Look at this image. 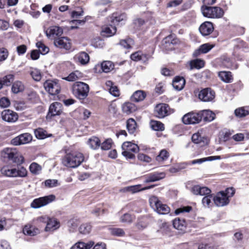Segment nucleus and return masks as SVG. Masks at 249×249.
Masks as SVG:
<instances>
[{
    "instance_id": "1",
    "label": "nucleus",
    "mask_w": 249,
    "mask_h": 249,
    "mask_svg": "<svg viewBox=\"0 0 249 249\" xmlns=\"http://www.w3.org/2000/svg\"><path fill=\"white\" fill-rule=\"evenodd\" d=\"M84 161V156L81 153L75 152L66 154L62 160L63 165L69 168H76Z\"/></svg>"
},
{
    "instance_id": "2",
    "label": "nucleus",
    "mask_w": 249,
    "mask_h": 249,
    "mask_svg": "<svg viewBox=\"0 0 249 249\" xmlns=\"http://www.w3.org/2000/svg\"><path fill=\"white\" fill-rule=\"evenodd\" d=\"M1 157L4 160H9L18 164H21L24 161V158L19 155L15 148H5L1 152Z\"/></svg>"
},
{
    "instance_id": "3",
    "label": "nucleus",
    "mask_w": 249,
    "mask_h": 249,
    "mask_svg": "<svg viewBox=\"0 0 249 249\" xmlns=\"http://www.w3.org/2000/svg\"><path fill=\"white\" fill-rule=\"evenodd\" d=\"M72 89L74 95L80 100L85 99L88 96L89 90V85L81 82L74 83Z\"/></svg>"
},
{
    "instance_id": "4",
    "label": "nucleus",
    "mask_w": 249,
    "mask_h": 249,
    "mask_svg": "<svg viewBox=\"0 0 249 249\" xmlns=\"http://www.w3.org/2000/svg\"><path fill=\"white\" fill-rule=\"evenodd\" d=\"M201 12L204 17L208 18H222L224 14L223 10L217 6H202Z\"/></svg>"
},
{
    "instance_id": "5",
    "label": "nucleus",
    "mask_w": 249,
    "mask_h": 249,
    "mask_svg": "<svg viewBox=\"0 0 249 249\" xmlns=\"http://www.w3.org/2000/svg\"><path fill=\"white\" fill-rule=\"evenodd\" d=\"M149 203L154 211L159 214H166L170 213V208L167 205L163 204L155 196H153L149 198Z\"/></svg>"
},
{
    "instance_id": "6",
    "label": "nucleus",
    "mask_w": 249,
    "mask_h": 249,
    "mask_svg": "<svg viewBox=\"0 0 249 249\" xmlns=\"http://www.w3.org/2000/svg\"><path fill=\"white\" fill-rule=\"evenodd\" d=\"M122 155L127 159H133L135 156L134 153L139 151V146L135 143L130 142H125L122 145Z\"/></svg>"
},
{
    "instance_id": "7",
    "label": "nucleus",
    "mask_w": 249,
    "mask_h": 249,
    "mask_svg": "<svg viewBox=\"0 0 249 249\" xmlns=\"http://www.w3.org/2000/svg\"><path fill=\"white\" fill-rule=\"evenodd\" d=\"M1 172L3 175L8 177H24L27 174V170L23 167H20L17 169L5 166L1 168Z\"/></svg>"
},
{
    "instance_id": "8",
    "label": "nucleus",
    "mask_w": 249,
    "mask_h": 249,
    "mask_svg": "<svg viewBox=\"0 0 249 249\" xmlns=\"http://www.w3.org/2000/svg\"><path fill=\"white\" fill-rule=\"evenodd\" d=\"M55 199V196L50 195L43 197H40L34 199L31 204V207L37 209L45 206L53 201Z\"/></svg>"
},
{
    "instance_id": "9",
    "label": "nucleus",
    "mask_w": 249,
    "mask_h": 249,
    "mask_svg": "<svg viewBox=\"0 0 249 249\" xmlns=\"http://www.w3.org/2000/svg\"><path fill=\"white\" fill-rule=\"evenodd\" d=\"M172 113L169 106L166 104H160L157 105L154 110L156 117L159 118H163Z\"/></svg>"
},
{
    "instance_id": "10",
    "label": "nucleus",
    "mask_w": 249,
    "mask_h": 249,
    "mask_svg": "<svg viewBox=\"0 0 249 249\" xmlns=\"http://www.w3.org/2000/svg\"><path fill=\"white\" fill-rule=\"evenodd\" d=\"M45 90L50 94L54 95L60 91V86L56 81L48 80L43 84Z\"/></svg>"
},
{
    "instance_id": "11",
    "label": "nucleus",
    "mask_w": 249,
    "mask_h": 249,
    "mask_svg": "<svg viewBox=\"0 0 249 249\" xmlns=\"http://www.w3.org/2000/svg\"><path fill=\"white\" fill-rule=\"evenodd\" d=\"M200 113L196 112H189L184 115L182 121L184 124H195L199 123L201 120Z\"/></svg>"
},
{
    "instance_id": "12",
    "label": "nucleus",
    "mask_w": 249,
    "mask_h": 249,
    "mask_svg": "<svg viewBox=\"0 0 249 249\" xmlns=\"http://www.w3.org/2000/svg\"><path fill=\"white\" fill-rule=\"evenodd\" d=\"M213 201L216 206L223 207L227 205L230 202V200L228 196L225 194L224 191H221L213 196Z\"/></svg>"
},
{
    "instance_id": "13",
    "label": "nucleus",
    "mask_w": 249,
    "mask_h": 249,
    "mask_svg": "<svg viewBox=\"0 0 249 249\" xmlns=\"http://www.w3.org/2000/svg\"><path fill=\"white\" fill-rule=\"evenodd\" d=\"M63 30L62 28L57 26H52L45 31L46 36L54 40L59 37L63 34Z\"/></svg>"
},
{
    "instance_id": "14",
    "label": "nucleus",
    "mask_w": 249,
    "mask_h": 249,
    "mask_svg": "<svg viewBox=\"0 0 249 249\" xmlns=\"http://www.w3.org/2000/svg\"><path fill=\"white\" fill-rule=\"evenodd\" d=\"M1 116L3 121L10 123L16 122L18 118V114L10 109L3 110L1 113Z\"/></svg>"
},
{
    "instance_id": "15",
    "label": "nucleus",
    "mask_w": 249,
    "mask_h": 249,
    "mask_svg": "<svg viewBox=\"0 0 249 249\" xmlns=\"http://www.w3.org/2000/svg\"><path fill=\"white\" fill-rule=\"evenodd\" d=\"M32 140V136L29 133H24L13 139L11 140V143L14 145H18L27 143Z\"/></svg>"
},
{
    "instance_id": "16",
    "label": "nucleus",
    "mask_w": 249,
    "mask_h": 249,
    "mask_svg": "<svg viewBox=\"0 0 249 249\" xmlns=\"http://www.w3.org/2000/svg\"><path fill=\"white\" fill-rule=\"evenodd\" d=\"M215 97V92L210 88H206L200 91L198 94L199 98L204 102L212 101Z\"/></svg>"
},
{
    "instance_id": "17",
    "label": "nucleus",
    "mask_w": 249,
    "mask_h": 249,
    "mask_svg": "<svg viewBox=\"0 0 249 249\" xmlns=\"http://www.w3.org/2000/svg\"><path fill=\"white\" fill-rule=\"evenodd\" d=\"M54 45L61 49L69 50L71 47L70 40L67 37H61L54 40Z\"/></svg>"
},
{
    "instance_id": "18",
    "label": "nucleus",
    "mask_w": 249,
    "mask_h": 249,
    "mask_svg": "<svg viewBox=\"0 0 249 249\" xmlns=\"http://www.w3.org/2000/svg\"><path fill=\"white\" fill-rule=\"evenodd\" d=\"M62 111V104L59 102H54L51 105L47 117L59 115L61 113Z\"/></svg>"
},
{
    "instance_id": "19",
    "label": "nucleus",
    "mask_w": 249,
    "mask_h": 249,
    "mask_svg": "<svg viewBox=\"0 0 249 249\" xmlns=\"http://www.w3.org/2000/svg\"><path fill=\"white\" fill-rule=\"evenodd\" d=\"M191 192L195 195L207 196L211 194V191L206 187H201L199 185H195L191 189Z\"/></svg>"
},
{
    "instance_id": "20",
    "label": "nucleus",
    "mask_w": 249,
    "mask_h": 249,
    "mask_svg": "<svg viewBox=\"0 0 249 249\" xmlns=\"http://www.w3.org/2000/svg\"><path fill=\"white\" fill-rule=\"evenodd\" d=\"M165 177V174L164 172H155L147 175L145 177V181L146 183L154 182L163 178Z\"/></svg>"
},
{
    "instance_id": "21",
    "label": "nucleus",
    "mask_w": 249,
    "mask_h": 249,
    "mask_svg": "<svg viewBox=\"0 0 249 249\" xmlns=\"http://www.w3.org/2000/svg\"><path fill=\"white\" fill-rule=\"evenodd\" d=\"M199 31L203 36L210 35L213 30V23L209 21H206L203 23L199 28Z\"/></svg>"
},
{
    "instance_id": "22",
    "label": "nucleus",
    "mask_w": 249,
    "mask_h": 249,
    "mask_svg": "<svg viewBox=\"0 0 249 249\" xmlns=\"http://www.w3.org/2000/svg\"><path fill=\"white\" fill-rule=\"evenodd\" d=\"M73 59L76 63H79L81 65H85L89 62V56L87 53L81 52L76 54L74 56Z\"/></svg>"
},
{
    "instance_id": "23",
    "label": "nucleus",
    "mask_w": 249,
    "mask_h": 249,
    "mask_svg": "<svg viewBox=\"0 0 249 249\" xmlns=\"http://www.w3.org/2000/svg\"><path fill=\"white\" fill-rule=\"evenodd\" d=\"M60 227V222L55 218H48L47 222V225L45 227L46 231H54Z\"/></svg>"
},
{
    "instance_id": "24",
    "label": "nucleus",
    "mask_w": 249,
    "mask_h": 249,
    "mask_svg": "<svg viewBox=\"0 0 249 249\" xmlns=\"http://www.w3.org/2000/svg\"><path fill=\"white\" fill-rule=\"evenodd\" d=\"M218 75L221 81L226 83H230L233 81V76L231 72L228 71H221L218 72Z\"/></svg>"
},
{
    "instance_id": "25",
    "label": "nucleus",
    "mask_w": 249,
    "mask_h": 249,
    "mask_svg": "<svg viewBox=\"0 0 249 249\" xmlns=\"http://www.w3.org/2000/svg\"><path fill=\"white\" fill-rule=\"evenodd\" d=\"M23 232L25 235L35 236L39 233V230L32 225H26L23 229Z\"/></svg>"
},
{
    "instance_id": "26",
    "label": "nucleus",
    "mask_w": 249,
    "mask_h": 249,
    "mask_svg": "<svg viewBox=\"0 0 249 249\" xmlns=\"http://www.w3.org/2000/svg\"><path fill=\"white\" fill-rule=\"evenodd\" d=\"M94 244V242L91 241L87 243L78 242L72 246L71 249H90Z\"/></svg>"
},
{
    "instance_id": "27",
    "label": "nucleus",
    "mask_w": 249,
    "mask_h": 249,
    "mask_svg": "<svg viewBox=\"0 0 249 249\" xmlns=\"http://www.w3.org/2000/svg\"><path fill=\"white\" fill-rule=\"evenodd\" d=\"M213 45H210L209 43L204 44L200 46L199 49L196 50L194 53V55L197 56L200 53H205L210 51L213 48Z\"/></svg>"
},
{
    "instance_id": "28",
    "label": "nucleus",
    "mask_w": 249,
    "mask_h": 249,
    "mask_svg": "<svg viewBox=\"0 0 249 249\" xmlns=\"http://www.w3.org/2000/svg\"><path fill=\"white\" fill-rule=\"evenodd\" d=\"M152 187V186L141 188V185L139 184V185L130 186H128V187H125L124 188L123 190L124 192H130V193L134 194V193H137L141 191H143V190L150 189Z\"/></svg>"
},
{
    "instance_id": "29",
    "label": "nucleus",
    "mask_w": 249,
    "mask_h": 249,
    "mask_svg": "<svg viewBox=\"0 0 249 249\" xmlns=\"http://www.w3.org/2000/svg\"><path fill=\"white\" fill-rule=\"evenodd\" d=\"M185 84V79L183 77H177L173 81V86L177 90H181Z\"/></svg>"
},
{
    "instance_id": "30",
    "label": "nucleus",
    "mask_w": 249,
    "mask_h": 249,
    "mask_svg": "<svg viewBox=\"0 0 249 249\" xmlns=\"http://www.w3.org/2000/svg\"><path fill=\"white\" fill-rule=\"evenodd\" d=\"M201 119L203 118L205 121L211 122L215 118V114L210 110H203L200 112Z\"/></svg>"
},
{
    "instance_id": "31",
    "label": "nucleus",
    "mask_w": 249,
    "mask_h": 249,
    "mask_svg": "<svg viewBox=\"0 0 249 249\" xmlns=\"http://www.w3.org/2000/svg\"><path fill=\"white\" fill-rule=\"evenodd\" d=\"M221 157L219 156H210L202 159H196L192 160L189 163L190 164H201L202 163L207 161H212L214 160H220Z\"/></svg>"
},
{
    "instance_id": "32",
    "label": "nucleus",
    "mask_w": 249,
    "mask_h": 249,
    "mask_svg": "<svg viewBox=\"0 0 249 249\" xmlns=\"http://www.w3.org/2000/svg\"><path fill=\"white\" fill-rule=\"evenodd\" d=\"M174 227L179 231H184L186 228V222L184 219L176 218L173 221Z\"/></svg>"
},
{
    "instance_id": "33",
    "label": "nucleus",
    "mask_w": 249,
    "mask_h": 249,
    "mask_svg": "<svg viewBox=\"0 0 249 249\" xmlns=\"http://www.w3.org/2000/svg\"><path fill=\"white\" fill-rule=\"evenodd\" d=\"M126 18V15L124 13L121 14L114 13L111 17V21L113 24H117L121 21L125 20Z\"/></svg>"
},
{
    "instance_id": "34",
    "label": "nucleus",
    "mask_w": 249,
    "mask_h": 249,
    "mask_svg": "<svg viewBox=\"0 0 249 249\" xmlns=\"http://www.w3.org/2000/svg\"><path fill=\"white\" fill-rule=\"evenodd\" d=\"M136 110L135 105L131 103H125L122 106V110L124 113L129 114Z\"/></svg>"
},
{
    "instance_id": "35",
    "label": "nucleus",
    "mask_w": 249,
    "mask_h": 249,
    "mask_svg": "<svg viewBox=\"0 0 249 249\" xmlns=\"http://www.w3.org/2000/svg\"><path fill=\"white\" fill-rule=\"evenodd\" d=\"M106 85L111 94L114 96H118L119 95V91L117 87L115 86H114V84L112 81H107L106 83Z\"/></svg>"
},
{
    "instance_id": "36",
    "label": "nucleus",
    "mask_w": 249,
    "mask_h": 249,
    "mask_svg": "<svg viewBox=\"0 0 249 249\" xmlns=\"http://www.w3.org/2000/svg\"><path fill=\"white\" fill-rule=\"evenodd\" d=\"M116 32V28L115 26L110 25L106 26L103 29V35L107 37L111 36Z\"/></svg>"
},
{
    "instance_id": "37",
    "label": "nucleus",
    "mask_w": 249,
    "mask_h": 249,
    "mask_svg": "<svg viewBox=\"0 0 249 249\" xmlns=\"http://www.w3.org/2000/svg\"><path fill=\"white\" fill-rule=\"evenodd\" d=\"M88 144L91 149L95 150L99 147L101 142L97 137H92L89 139Z\"/></svg>"
},
{
    "instance_id": "38",
    "label": "nucleus",
    "mask_w": 249,
    "mask_h": 249,
    "mask_svg": "<svg viewBox=\"0 0 249 249\" xmlns=\"http://www.w3.org/2000/svg\"><path fill=\"white\" fill-rule=\"evenodd\" d=\"M101 67L103 72L107 73L114 69V65L111 61H105L101 63Z\"/></svg>"
},
{
    "instance_id": "39",
    "label": "nucleus",
    "mask_w": 249,
    "mask_h": 249,
    "mask_svg": "<svg viewBox=\"0 0 249 249\" xmlns=\"http://www.w3.org/2000/svg\"><path fill=\"white\" fill-rule=\"evenodd\" d=\"M24 86L23 84L20 81H15L12 87V91L14 93H18L23 91Z\"/></svg>"
},
{
    "instance_id": "40",
    "label": "nucleus",
    "mask_w": 249,
    "mask_h": 249,
    "mask_svg": "<svg viewBox=\"0 0 249 249\" xmlns=\"http://www.w3.org/2000/svg\"><path fill=\"white\" fill-rule=\"evenodd\" d=\"M145 97L146 94L143 91L137 90L133 93L131 99L133 101L138 102L142 101Z\"/></svg>"
},
{
    "instance_id": "41",
    "label": "nucleus",
    "mask_w": 249,
    "mask_h": 249,
    "mask_svg": "<svg viewBox=\"0 0 249 249\" xmlns=\"http://www.w3.org/2000/svg\"><path fill=\"white\" fill-rule=\"evenodd\" d=\"M126 127L128 132L130 134H133L136 129L137 124L134 119L130 118L127 120Z\"/></svg>"
},
{
    "instance_id": "42",
    "label": "nucleus",
    "mask_w": 249,
    "mask_h": 249,
    "mask_svg": "<svg viewBox=\"0 0 249 249\" xmlns=\"http://www.w3.org/2000/svg\"><path fill=\"white\" fill-rule=\"evenodd\" d=\"M190 70L194 68L199 69L204 66V62L203 60L199 59L193 60L190 62Z\"/></svg>"
},
{
    "instance_id": "43",
    "label": "nucleus",
    "mask_w": 249,
    "mask_h": 249,
    "mask_svg": "<svg viewBox=\"0 0 249 249\" xmlns=\"http://www.w3.org/2000/svg\"><path fill=\"white\" fill-rule=\"evenodd\" d=\"M151 128L155 131H163L164 129V124L160 122L151 120L150 123Z\"/></svg>"
},
{
    "instance_id": "44",
    "label": "nucleus",
    "mask_w": 249,
    "mask_h": 249,
    "mask_svg": "<svg viewBox=\"0 0 249 249\" xmlns=\"http://www.w3.org/2000/svg\"><path fill=\"white\" fill-rule=\"evenodd\" d=\"M213 196H214L211 194L205 196L202 198V203L205 207L210 208L213 205V203L212 200H213Z\"/></svg>"
},
{
    "instance_id": "45",
    "label": "nucleus",
    "mask_w": 249,
    "mask_h": 249,
    "mask_svg": "<svg viewBox=\"0 0 249 249\" xmlns=\"http://www.w3.org/2000/svg\"><path fill=\"white\" fill-rule=\"evenodd\" d=\"M81 76V73L79 71H76L71 73L67 77L63 78V79L68 81H74Z\"/></svg>"
},
{
    "instance_id": "46",
    "label": "nucleus",
    "mask_w": 249,
    "mask_h": 249,
    "mask_svg": "<svg viewBox=\"0 0 249 249\" xmlns=\"http://www.w3.org/2000/svg\"><path fill=\"white\" fill-rule=\"evenodd\" d=\"M169 153L166 150L163 149L160 151L159 155L156 157V160L157 161L160 162L166 160L169 157Z\"/></svg>"
},
{
    "instance_id": "47",
    "label": "nucleus",
    "mask_w": 249,
    "mask_h": 249,
    "mask_svg": "<svg viewBox=\"0 0 249 249\" xmlns=\"http://www.w3.org/2000/svg\"><path fill=\"white\" fill-rule=\"evenodd\" d=\"M36 46L42 54H45L49 52V48L41 41L37 42L36 43Z\"/></svg>"
},
{
    "instance_id": "48",
    "label": "nucleus",
    "mask_w": 249,
    "mask_h": 249,
    "mask_svg": "<svg viewBox=\"0 0 249 249\" xmlns=\"http://www.w3.org/2000/svg\"><path fill=\"white\" fill-rule=\"evenodd\" d=\"M36 137L38 139H43L47 137V133L43 129L38 128L34 131Z\"/></svg>"
},
{
    "instance_id": "49",
    "label": "nucleus",
    "mask_w": 249,
    "mask_h": 249,
    "mask_svg": "<svg viewBox=\"0 0 249 249\" xmlns=\"http://www.w3.org/2000/svg\"><path fill=\"white\" fill-rule=\"evenodd\" d=\"M14 79L13 74H8L0 79L3 86H9Z\"/></svg>"
},
{
    "instance_id": "50",
    "label": "nucleus",
    "mask_w": 249,
    "mask_h": 249,
    "mask_svg": "<svg viewBox=\"0 0 249 249\" xmlns=\"http://www.w3.org/2000/svg\"><path fill=\"white\" fill-rule=\"evenodd\" d=\"M79 223V222L78 220L76 219L73 218L70 219L68 223L70 231L71 232L75 231L77 229Z\"/></svg>"
},
{
    "instance_id": "51",
    "label": "nucleus",
    "mask_w": 249,
    "mask_h": 249,
    "mask_svg": "<svg viewBox=\"0 0 249 249\" xmlns=\"http://www.w3.org/2000/svg\"><path fill=\"white\" fill-rule=\"evenodd\" d=\"M134 219L135 216L134 215L127 213L124 214L120 218V221L123 223H131Z\"/></svg>"
},
{
    "instance_id": "52",
    "label": "nucleus",
    "mask_w": 249,
    "mask_h": 249,
    "mask_svg": "<svg viewBox=\"0 0 249 249\" xmlns=\"http://www.w3.org/2000/svg\"><path fill=\"white\" fill-rule=\"evenodd\" d=\"M30 75L33 79L36 81H39L41 79L40 71L37 69H32L30 71Z\"/></svg>"
},
{
    "instance_id": "53",
    "label": "nucleus",
    "mask_w": 249,
    "mask_h": 249,
    "mask_svg": "<svg viewBox=\"0 0 249 249\" xmlns=\"http://www.w3.org/2000/svg\"><path fill=\"white\" fill-rule=\"evenodd\" d=\"M91 230V226L88 223L83 224L79 228L80 232L85 234L89 233Z\"/></svg>"
},
{
    "instance_id": "54",
    "label": "nucleus",
    "mask_w": 249,
    "mask_h": 249,
    "mask_svg": "<svg viewBox=\"0 0 249 249\" xmlns=\"http://www.w3.org/2000/svg\"><path fill=\"white\" fill-rule=\"evenodd\" d=\"M45 186L47 188H53L60 185L58 180L54 179H49L44 181Z\"/></svg>"
},
{
    "instance_id": "55",
    "label": "nucleus",
    "mask_w": 249,
    "mask_h": 249,
    "mask_svg": "<svg viewBox=\"0 0 249 249\" xmlns=\"http://www.w3.org/2000/svg\"><path fill=\"white\" fill-rule=\"evenodd\" d=\"M177 42V41L176 39H173L172 35L168 36L164 38L162 40V43L163 44H165V47H170L171 45L175 44Z\"/></svg>"
},
{
    "instance_id": "56",
    "label": "nucleus",
    "mask_w": 249,
    "mask_h": 249,
    "mask_svg": "<svg viewBox=\"0 0 249 249\" xmlns=\"http://www.w3.org/2000/svg\"><path fill=\"white\" fill-rule=\"evenodd\" d=\"M31 172L34 174H38L41 170V167L36 162H33L29 167Z\"/></svg>"
},
{
    "instance_id": "57",
    "label": "nucleus",
    "mask_w": 249,
    "mask_h": 249,
    "mask_svg": "<svg viewBox=\"0 0 249 249\" xmlns=\"http://www.w3.org/2000/svg\"><path fill=\"white\" fill-rule=\"evenodd\" d=\"M134 44V41L130 38L122 40L120 42V44L124 48L129 49Z\"/></svg>"
},
{
    "instance_id": "58",
    "label": "nucleus",
    "mask_w": 249,
    "mask_h": 249,
    "mask_svg": "<svg viewBox=\"0 0 249 249\" xmlns=\"http://www.w3.org/2000/svg\"><path fill=\"white\" fill-rule=\"evenodd\" d=\"M113 143L112 140L111 139H108L105 140L101 145V148L103 150H107L111 148Z\"/></svg>"
},
{
    "instance_id": "59",
    "label": "nucleus",
    "mask_w": 249,
    "mask_h": 249,
    "mask_svg": "<svg viewBox=\"0 0 249 249\" xmlns=\"http://www.w3.org/2000/svg\"><path fill=\"white\" fill-rule=\"evenodd\" d=\"M110 232L111 234L119 236L122 237L124 236L125 232L123 229L121 228H112L110 229Z\"/></svg>"
},
{
    "instance_id": "60",
    "label": "nucleus",
    "mask_w": 249,
    "mask_h": 249,
    "mask_svg": "<svg viewBox=\"0 0 249 249\" xmlns=\"http://www.w3.org/2000/svg\"><path fill=\"white\" fill-rule=\"evenodd\" d=\"M148 223L146 221V218H142L139 219L138 222L136 224V227L139 230H143L147 226Z\"/></svg>"
},
{
    "instance_id": "61",
    "label": "nucleus",
    "mask_w": 249,
    "mask_h": 249,
    "mask_svg": "<svg viewBox=\"0 0 249 249\" xmlns=\"http://www.w3.org/2000/svg\"><path fill=\"white\" fill-rule=\"evenodd\" d=\"M234 113L235 115L239 117H243L249 114L248 110H245L243 108H239L235 109Z\"/></svg>"
},
{
    "instance_id": "62",
    "label": "nucleus",
    "mask_w": 249,
    "mask_h": 249,
    "mask_svg": "<svg viewBox=\"0 0 249 249\" xmlns=\"http://www.w3.org/2000/svg\"><path fill=\"white\" fill-rule=\"evenodd\" d=\"M8 56V51L3 48H0V62L4 61Z\"/></svg>"
},
{
    "instance_id": "63",
    "label": "nucleus",
    "mask_w": 249,
    "mask_h": 249,
    "mask_svg": "<svg viewBox=\"0 0 249 249\" xmlns=\"http://www.w3.org/2000/svg\"><path fill=\"white\" fill-rule=\"evenodd\" d=\"M14 108L18 111L23 110L25 108V104L23 102L16 101L14 103Z\"/></svg>"
},
{
    "instance_id": "64",
    "label": "nucleus",
    "mask_w": 249,
    "mask_h": 249,
    "mask_svg": "<svg viewBox=\"0 0 249 249\" xmlns=\"http://www.w3.org/2000/svg\"><path fill=\"white\" fill-rule=\"evenodd\" d=\"M192 141L195 143H200L202 141V137L199 132L194 134L192 136Z\"/></svg>"
}]
</instances>
